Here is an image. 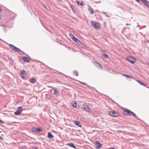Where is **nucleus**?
<instances>
[{"label": "nucleus", "mask_w": 149, "mask_h": 149, "mask_svg": "<svg viewBox=\"0 0 149 149\" xmlns=\"http://www.w3.org/2000/svg\"><path fill=\"white\" fill-rule=\"evenodd\" d=\"M91 24L94 29H98L100 28V23L93 21H91Z\"/></svg>", "instance_id": "f257e3e1"}, {"label": "nucleus", "mask_w": 149, "mask_h": 149, "mask_svg": "<svg viewBox=\"0 0 149 149\" xmlns=\"http://www.w3.org/2000/svg\"><path fill=\"white\" fill-rule=\"evenodd\" d=\"M127 60L132 64L134 63L136 61V59L133 56H129L126 58Z\"/></svg>", "instance_id": "f03ea898"}, {"label": "nucleus", "mask_w": 149, "mask_h": 149, "mask_svg": "<svg viewBox=\"0 0 149 149\" xmlns=\"http://www.w3.org/2000/svg\"><path fill=\"white\" fill-rule=\"evenodd\" d=\"M123 114L125 115H130L131 114H132L134 117H136V114L128 109H126L124 111Z\"/></svg>", "instance_id": "7ed1b4c3"}, {"label": "nucleus", "mask_w": 149, "mask_h": 149, "mask_svg": "<svg viewBox=\"0 0 149 149\" xmlns=\"http://www.w3.org/2000/svg\"><path fill=\"white\" fill-rule=\"evenodd\" d=\"M9 47L10 48L14 51L16 52H21V51L19 49L16 47L12 45L9 44Z\"/></svg>", "instance_id": "20e7f679"}, {"label": "nucleus", "mask_w": 149, "mask_h": 149, "mask_svg": "<svg viewBox=\"0 0 149 149\" xmlns=\"http://www.w3.org/2000/svg\"><path fill=\"white\" fill-rule=\"evenodd\" d=\"M109 115L112 117H117L118 116V113L115 111H111L109 112Z\"/></svg>", "instance_id": "39448f33"}, {"label": "nucleus", "mask_w": 149, "mask_h": 149, "mask_svg": "<svg viewBox=\"0 0 149 149\" xmlns=\"http://www.w3.org/2000/svg\"><path fill=\"white\" fill-rule=\"evenodd\" d=\"M22 110V107H19L17 108V111L14 113L16 115H19L21 113Z\"/></svg>", "instance_id": "423d86ee"}, {"label": "nucleus", "mask_w": 149, "mask_h": 149, "mask_svg": "<svg viewBox=\"0 0 149 149\" xmlns=\"http://www.w3.org/2000/svg\"><path fill=\"white\" fill-rule=\"evenodd\" d=\"M83 108L86 111L88 112H91V109L88 106H87V105H83Z\"/></svg>", "instance_id": "0eeeda50"}, {"label": "nucleus", "mask_w": 149, "mask_h": 149, "mask_svg": "<svg viewBox=\"0 0 149 149\" xmlns=\"http://www.w3.org/2000/svg\"><path fill=\"white\" fill-rule=\"evenodd\" d=\"M93 63L97 68H100V70L102 69V68L101 64L96 62H93Z\"/></svg>", "instance_id": "6e6552de"}, {"label": "nucleus", "mask_w": 149, "mask_h": 149, "mask_svg": "<svg viewBox=\"0 0 149 149\" xmlns=\"http://www.w3.org/2000/svg\"><path fill=\"white\" fill-rule=\"evenodd\" d=\"M26 74V72L24 70H22L21 72L20 76L22 79H24L25 78V77L24 76Z\"/></svg>", "instance_id": "1a4fd4ad"}, {"label": "nucleus", "mask_w": 149, "mask_h": 149, "mask_svg": "<svg viewBox=\"0 0 149 149\" xmlns=\"http://www.w3.org/2000/svg\"><path fill=\"white\" fill-rule=\"evenodd\" d=\"M95 147L97 148H101L102 146V145L98 141H96L95 144Z\"/></svg>", "instance_id": "9d476101"}, {"label": "nucleus", "mask_w": 149, "mask_h": 149, "mask_svg": "<svg viewBox=\"0 0 149 149\" xmlns=\"http://www.w3.org/2000/svg\"><path fill=\"white\" fill-rule=\"evenodd\" d=\"M22 59L24 62H26L28 63L30 61V58L27 57H23L22 58Z\"/></svg>", "instance_id": "9b49d317"}, {"label": "nucleus", "mask_w": 149, "mask_h": 149, "mask_svg": "<svg viewBox=\"0 0 149 149\" xmlns=\"http://www.w3.org/2000/svg\"><path fill=\"white\" fill-rule=\"evenodd\" d=\"M32 130L33 132L38 133L41 132L42 131V130L40 128H33L32 129Z\"/></svg>", "instance_id": "f8f14e48"}, {"label": "nucleus", "mask_w": 149, "mask_h": 149, "mask_svg": "<svg viewBox=\"0 0 149 149\" xmlns=\"http://www.w3.org/2000/svg\"><path fill=\"white\" fill-rule=\"evenodd\" d=\"M142 2L149 8V2L146 0H141Z\"/></svg>", "instance_id": "ddd939ff"}, {"label": "nucleus", "mask_w": 149, "mask_h": 149, "mask_svg": "<svg viewBox=\"0 0 149 149\" xmlns=\"http://www.w3.org/2000/svg\"><path fill=\"white\" fill-rule=\"evenodd\" d=\"M36 80L34 78H32L29 79V81L31 83H34L36 82Z\"/></svg>", "instance_id": "4468645a"}, {"label": "nucleus", "mask_w": 149, "mask_h": 149, "mask_svg": "<svg viewBox=\"0 0 149 149\" xmlns=\"http://www.w3.org/2000/svg\"><path fill=\"white\" fill-rule=\"evenodd\" d=\"M75 124L79 127H81V125L79 121H75Z\"/></svg>", "instance_id": "2eb2a0df"}, {"label": "nucleus", "mask_w": 149, "mask_h": 149, "mask_svg": "<svg viewBox=\"0 0 149 149\" xmlns=\"http://www.w3.org/2000/svg\"><path fill=\"white\" fill-rule=\"evenodd\" d=\"M89 11L91 14H92L94 13V11L92 9V8L91 7H89L88 8Z\"/></svg>", "instance_id": "dca6fc26"}, {"label": "nucleus", "mask_w": 149, "mask_h": 149, "mask_svg": "<svg viewBox=\"0 0 149 149\" xmlns=\"http://www.w3.org/2000/svg\"><path fill=\"white\" fill-rule=\"evenodd\" d=\"M136 81H137L138 83H139V84H141L142 85H143L144 86L146 87V85L143 83L141 81L138 80H136Z\"/></svg>", "instance_id": "f3484780"}, {"label": "nucleus", "mask_w": 149, "mask_h": 149, "mask_svg": "<svg viewBox=\"0 0 149 149\" xmlns=\"http://www.w3.org/2000/svg\"><path fill=\"white\" fill-rule=\"evenodd\" d=\"M67 145L70 146L72 147L73 148H74V146L73 143H67Z\"/></svg>", "instance_id": "a211bd4d"}, {"label": "nucleus", "mask_w": 149, "mask_h": 149, "mask_svg": "<svg viewBox=\"0 0 149 149\" xmlns=\"http://www.w3.org/2000/svg\"><path fill=\"white\" fill-rule=\"evenodd\" d=\"M48 138H53V136L52 135L51 133L50 132H49L48 133Z\"/></svg>", "instance_id": "6ab92c4d"}, {"label": "nucleus", "mask_w": 149, "mask_h": 149, "mask_svg": "<svg viewBox=\"0 0 149 149\" xmlns=\"http://www.w3.org/2000/svg\"><path fill=\"white\" fill-rule=\"evenodd\" d=\"M122 74L123 76L126 77H127V78H132L131 76H130L129 75H127V74Z\"/></svg>", "instance_id": "aec40b11"}, {"label": "nucleus", "mask_w": 149, "mask_h": 149, "mask_svg": "<svg viewBox=\"0 0 149 149\" xmlns=\"http://www.w3.org/2000/svg\"><path fill=\"white\" fill-rule=\"evenodd\" d=\"M77 3L78 5L80 4L81 6L83 5V3L82 1H81V2L80 3L79 1H77Z\"/></svg>", "instance_id": "412c9836"}, {"label": "nucleus", "mask_w": 149, "mask_h": 149, "mask_svg": "<svg viewBox=\"0 0 149 149\" xmlns=\"http://www.w3.org/2000/svg\"><path fill=\"white\" fill-rule=\"evenodd\" d=\"M58 93V91L56 89H54V92L53 94L54 95H56V94H57Z\"/></svg>", "instance_id": "4be33fe9"}, {"label": "nucleus", "mask_w": 149, "mask_h": 149, "mask_svg": "<svg viewBox=\"0 0 149 149\" xmlns=\"http://www.w3.org/2000/svg\"><path fill=\"white\" fill-rule=\"evenodd\" d=\"M69 35L70 37L72 39L74 40V37L73 36V35L72 34H69Z\"/></svg>", "instance_id": "5701e85b"}, {"label": "nucleus", "mask_w": 149, "mask_h": 149, "mask_svg": "<svg viewBox=\"0 0 149 149\" xmlns=\"http://www.w3.org/2000/svg\"><path fill=\"white\" fill-rule=\"evenodd\" d=\"M103 56H104L106 58H108L109 57V56L107 54H106L104 53L103 54Z\"/></svg>", "instance_id": "b1692460"}, {"label": "nucleus", "mask_w": 149, "mask_h": 149, "mask_svg": "<svg viewBox=\"0 0 149 149\" xmlns=\"http://www.w3.org/2000/svg\"><path fill=\"white\" fill-rule=\"evenodd\" d=\"M0 123L4 124V122L3 121H2V120H0Z\"/></svg>", "instance_id": "393cba45"}, {"label": "nucleus", "mask_w": 149, "mask_h": 149, "mask_svg": "<svg viewBox=\"0 0 149 149\" xmlns=\"http://www.w3.org/2000/svg\"><path fill=\"white\" fill-rule=\"evenodd\" d=\"M77 40H78L77 38H75V42H77Z\"/></svg>", "instance_id": "a878e982"}, {"label": "nucleus", "mask_w": 149, "mask_h": 149, "mask_svg": "<svg viewBox=\"0 0 149 149\" xmlns=\"http://www.w3.org/2000/svg\"><path fill=\"white\" fill-rule=\"evenodd\" d=\"M75 75H76V76L78 75L77 73V72H75Z\"/></svg>", "instance_id": "bb28decb"}, {"label": "nucleus", "mask_w": 149, "mask_h": 149, "mask_svg": "<svg viewBox=\"0 0 149 149\" xmlns=\"http://www.w3.org/2000/svg\"><path fill=\"white\" fill-rule=\"evenodd\" d=\"M109 149H115L113 147H111V148H109Z\"/></svg>", "instance_id": "cd10ccee"}, {"label": "nucleus", "mask_w": 149, "mask_h": 149, "mask_svg": "<svg viewBox=\"0 0 149 149\" xmlns=\"http://www.w3.org/2000/svg\"><path fill=\"white\" fill-rule=\"evenodd\" d=\"M126 25H130V24H126Z\"/></svg>", "instance_id": "c85d7f7f"}, {"label": "nucleus", "mask_w": 149, "mask_h": 149, "mask_svg": "<svg viewBox=\"0 0 149 149\" xmlns=\"http://www.w3.org/2000/svg\"><path fill=\"white\" fill-rule=\"evenodd\" d=\"M74 104H72V106H73L74 107Z\"/></svg>", "instance_id": "c756f323"}, {"label": "nucleus", "mask_w": 149, "mask_h": 149, "mask_svg": "<svg viewBox=\"0 0 149 149\" xmlns=\"http://www.w3.org/2000/svg\"><path fill=\"white\" fill-rule=\"evenodd\" d=\"M1 10H1V8H0V13L1 11Z\"/></svg>", "instance_id": "7c9ffc66"}, {"label": "nucleus", "mask_w": 149, "mask_h": 149, "mask_svg": "<svg viewBox=\"0 0 149 149\" xmlns=\"http://www.w3.org/2000/svg\"><path fill=\"white\" fill-rule=\"evenodd\" d=\"M76 107V103H75V107Z\"/></svg>", "instance_id": "2f4dec72"}, {"label": "nucleus", "mask_w": 149, "mask_h": 149, "mask_svg": "<svg viewBox=\"0 0 149 149\" xmlns=\"http://www.w3.org/2000/svg\"><path fill=\"white\" fill-rule=\"evenodd\" d=\"M0 139H2V137H1V136H0Z\"/></svg>", "instance_id": "473e14b6"}, {"label": "nucleus", "mask_w": 149, "mask_h": 149, "mask_svg": "<svg viewBox=\"0 0 149 149\" xmlns=\"http://www.w3.org/2000/svg\"><path fill=\"white\" fill-rule=\"evenodd\" d=\"M79 42H80H80H80V41H79Z\"/></svg>", "instance_id": "72a5a7b5"}, {"label": "nucleus", "mask_w": 149, "mask_h": 149, "mask_svg": "<svg viewBox=\"0 0 149 149\" xmlns=\"http://www.w3.org/2000/svg\"><path fill=\"white\" fill-rule=\"evenodd\" d=\"M36 149H37L36 148Z\"/></svg>", "instance_id": "f704fd0d"}]
</instances>
